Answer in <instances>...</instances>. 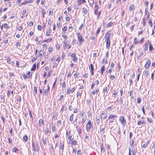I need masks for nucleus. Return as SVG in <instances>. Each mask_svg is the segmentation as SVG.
I'll return each mask as SVG.
<instances>
[{"label":"nucleus","mask_w":155,"mask_h":155,"mask_svg":"<svg viewBox=\"0 0 155 155\" xmlns=\"http://www.w3.org/2000/svg\"><path fill=\"white\" fill-rule=\"evenodd\" d=\"M32 147L33 150H34L35 152H38L39 151V148L38 147V141H35V142L32 141Z\"/></svg>","instance_id":"nucleus-2"},{"label":"nucleus","mask_w":155,"mask_h":155,"mask_svg":"<svg viewBox=\"0 0 155 155\" xmlns=\"http://www.w3.org/2000/svg\"><path fill=\"white\" fill-rule=\"evenodd\" d=\"M147 121L150 123H151L153 121V120L151 118L147 117Z\"/></svg>","instance_id":"nucleus-40"},{"label":"nucleus","mask_w":155,"mask_h":155,"mask_svg":"<svg viewBox=\"0 0 155 155\" xmlns=\"http://www.w3.org/2000/svg\"><path fill=\"white\" fill-rule=\"evenodd\" d=\"M71 90L70 88H68L67 90V92L66 93L67 94H69L70 93Z\"/></svg>","instance_id":"nucleus-54"},{"label":"nucleus","mask_w":155,"mask_h":155,"mask_svg":"<svg viewBox=\"0 0 155 155\" xmlns=\"http://www.w3.org/2000/svg\"><path fill=\"white\" fill-rule=\"evenodd\" d=\"M148 74V70L145 71L143 72V75L144 77H147Z\"/></svg>","instance_id":"nucleus-20"},{"label":"nucleus","mask_w":155,"mask_h":155,"mask_svg":"<svg viewBox=\"0 0 155 155\" xmlns=\"http://www.w3.org/2000/svg\"><path fill=\"white\" fill-rule=\"evenodd\" d=\"M82 123L83 124L85 122L86 119H87V117H86V115L85 113V116L84 117H82Z\"/></svg>","instance_id":"nucleus-13"},{"label":"nucleus","mask_w":155,"mask_h":155,"mask_svg":"<svg viewBox=\"0 0 155 155\" xmlns=\"http://www.w3.org/2000/svg\"><path fill=\"white\" fill-rule=\"evenodd\" d=\"M39 126L40 127H41L44 124V121L42 119H40L39 121Z\"/></svg>","instance_id":"nucleus-14"},{"label":"nucleus","mask_w":155,"mask_h":155,"mask_svg":"<svg viewBox=\"0 0 155 155\" xmlns=\"http://www.w3.org/2000/svg\"><path fill=\"white\" fill-rule=\"evenodd\" d=\"M60 149L62 150L63 152L64 150V144H62L61 143Z\"/></svg>","instance_id":"nucleus-46"},{"label":"nucleus","mask_w":155,"mask_h":155,"mask_svg":"<svg viewBox=\"0 0 155 155\" xmlns=\"http://www.w3.org/2000/svg\"><path fill=\"white\" fill-rule=\"evenodd\" d=\"M71 57L72 58V60L73 61H74V62H77V57L75 56V54H72L71 55Z\"/></svg>","instance_id":"nucleus-7"},{"label":"nucleus","mask_w":155,"mask_h":155,"mask_svg":"<svg viewBox=\"0 0 155 155\" xmlns=\"http://www.w3.org/2000/svg\"><path fill=\"white\" fill-rule=\"evenodd\" d=\"M80 115L82 117H84L85 116V114H84V113L83 111L82 112H81L80 114Z\"/></svg>","instance_id":"nucleus-44"},{"label":"nucleus","mask_w":155,"mask_h":155,"mask_svg":"<svg viewBox=\"0 0 155 155\" xmlns=\"http://www.w3.org/2000/svg\"><path fill=\"white\" fill-rule=\"evenodd\" d=\"M79 74L78 72L75 73L74 75V78H76L77 77L79 76Z\"/></svg>","instance_id":"nucleus-43"},{"label":"nucleus","mask_w":155,"mask_h":155,"mask_svg":"<svg viewBox=\"0 0 155 155\" xmlns=\"http://www.w3.org/2000/svg\"><path fill=\"white\" fill-rule=\"evenodd\" d=\"M101 153H104L105 151L104 148L103 147V144L101 143Z\"/></svg>","instance_id":"nucleus-12"},{"label":"nucleus","mask_w":155,"mask_h":155,"mask_svg":"<svg viewBox=\"0 0 155 155\" xmlns=\"http://www.w3.org/2000/svg\"><path fill=\"white\" fill-rule=\"evenodd\" d=\"M29 114L30 116L31 117V118L33 120V117H32V115L31 112L30 110H29Z\"/></svg>","instance_id":"nucleus-53"},{"label":"nucleus","mask_w":155,"mask_h":155,"mask_svg":"<svg viewBox=\"0 0 155 155\" xmlns=\"http://www.w3.org/2000/svg\"><path fill=\"white\" fill-rule=\"evenodd\" d=\"M63 97H64V96L63 95H61L60 96L59 101H62V99L63 98Z\"/></svg>","instance_id":"nucleus-50"},{"label":"nucleus","mask_w":155,"mask_h":155,"mask_svg":"<svg viewBox=\"0 0 155 155\" xmlns=\"http://www.w3.org/2000/svg\"><path fill=\"white\" fill-rule=\"evenodd\" d=\"M103 92L104 93V94H105V93H106V94H107L108 90L107 87H105L104 88L103 90Z\"/></svg>","instance_id":"nucleus-23"},{"label":"nucleus","mask_w":155,"mask_h":155,"mask_svg":"<svg viewBox=\"0 0 155 155\" xmlns=\"http://www.w3.org/2000/svg\"><path fill=\"white\" fill-rule=\"evenodd\" d=\"M119 120L122 125L125 126L126 124V121L123 116H120V117Z\"/></svg>","instance_id":"nucleus-3"},{"label":"nucleus","mask_w":155,"mask_h":155,"mask_svg":"<svg viewBox=\"0 0 155 155\" xmlns=\"http://www.w3.org/2000/svg\"><path fill=\"white\" fill-rule=\"evenodd\" d=\"M134 7V5H131L129 8V10L130 11H132L133 10Z\"/></svg>","instance_id":"nucleus-31"},{"label":"nucleus","mask_w":155,"mask_h":155,"mask_svg":"<svg viewBox=\"0 0 155 155\" xmlns=\"http://www.w3.org/2000/svg\"><path fill=\"white\" fill-rule=\"evenodd\" d=\"M73 116H74L73 114H72L70 116V120L71 121H73Z\"/></svg>","instance_id":"nucleus-45"},{"label":"nucleus","mask_w":155,"mask_h":155,"mask_svg":"<svg viewBox=\"0 0 155 155\" xmlns=\"http://www.w3.org/2000/svg\"><path fill=\"white\" fill-rule=\"evenodd\" d=\"M78 2L79 4H81L84 2L85 0H78Z\"/></svg>","instance_id":"nucleus-38"},{"label":"nucleus","mask_w":155,"mask_h":155,"mask_svg":"<svg viewBox=\"0 0 155 155\" xmlns=\"http://www.w3.org/2000/svg\"><path fill=\"white\" fill-rule=\"evenodd\" d=\"M61 120H59L58 122V123H57V126H59L58 125H60L61 124Z\"/></svg>","instance_id":"nucleus-56"},{"label":"nucleus","mask_w":155,"mask_h":155,"mask_svg":"<svg viewBox=\"0 0 155 155\" xmlns=\"http://www.w3.org/2000/svg\"><path fill=\"white\" fill-rule=\"evenodd\" d=\"M104 68H105V66L104 65H103L101 68V71L104 72V71L105 70Z\"/></svg>","instance_id":"nucleus-52"},{"label":"nucleus","mask_w":155,"mask_h":155,"mask_svg":"<svg viewBox=\"0 0 155 155\" xmlns=\"http://www.w3.org/2000/svg\"><path fill=\"white\" fill-rule=\"evenodd\" d=\"M91 128H93L92 124L90 120L88 121V130L90 129Z\"/></svg>","instance_id":"nucleus-8"},{"label":"nucleus","mask_w":155,"mask_h":155,"mask_svg":"<svg viewBox=\"0 0 155 155\" xmlns=\"http://www.w3.org/2000/svg\"><path fill=\"white\" fill-rule=\"evenodd\" d=\"M42 140L44 145H46L47 143V138L46 137H43L42 138Z\"/></svg>","instance_id":"nucleus-21"},{"label":"nucleus","mask_w":155,"mask_h":155,"mask_svg":"<svg viewBox=\"0 0 155 155\" xmlns=\"http://www.w3.org/2000/svg\"><path fill=\"white\" fill-rule=\"evenodd\" d=\"M72 143L73 145H75L77 143V141L76 140L73 141L72 142Z\"/></svg>","instance_id":"nucleus-60"},{"label":"nucleus","mask_w":155,"mask_h":155,"mask_svg":"<svg viewBox=\"0 0 155 155\" xmlns=\"http://www.w3.org/2000/svg\"><path fill=\"white\" fill-rule=\"evenodd\" d=\"M67 29V27L64 26L62 28L63 31H64V32H65L66 31Z\"/></svg>","instance_id":"nucleus-48"},{"label":"nucleus","mask_w":155,"mask_h":155,"mask_svg":"<svg viewBox=\"0 0 155 155\" xmlns=\"http://www.w3.org/2000/svg\"><path fill=\"white\" fill-rule=\"evenodd\" d=\"M82 12L84 14H86L87 13V10L86 8H84L82 9Z\"/></svg>","instance_id":"nucleus-34"},{"label":"nucleus","mask_w":155,"mask_h":155,"mask_svg":"<svg viewBox=\"0 0 155 155\" xmlns=\"http://www.w3.org/2000/svg\"><path fill=\"white\" fill-rule=\"evenodd\" d=\"M51 128L52 132H54L56 130L55 126L54 125H53V124H52Z\"/></svg>","instance_id":"nucleus-25"},{"label":"nucleus","mask_w":155,"mask_h":155,"mask_svg":"<svg viewBox=\"0 0 155 155\" xmlns=\"http://www.w3.org/2000/svg\"><path fill=\"white\" fill-rule=\"evenodd\" d=\"M26 12V10H25V9H23V11H22V15H24L25 14Z\"/></svg>","instance_id":"nucleus-55"},{"label":"nucleus","mask_w":155,"mask_h":155,"mask_svg":"<svg viewBox=\"0 0 155 155\" xmlns=\"http://www.w3.org/2000/svg\"><path fill=\"white\" fill-rule=\"evenodd\" d=\"M94 13L96 15H99L101 13V12H98V10H97V9H95L94 11Z\"/></svg>","instance_id":"nucleus-28"},{"label":"nucleus","mask_w":155,"mask_h":155,"mask_svg":"<svg viewBox=\"0 0 155 155\" xmlns=\"http://www.w3.org/2000/svg\"><path fill=\"white\" fill-rule=\"evenodd\" d=\"M39 55L43 56L44 55V52L43 50H41L39 52Z\"/></svg>","instance_id":"nucleus-26"},{"label":"nucleus","mask_w":155,"mask_h":155,"mask_svg":"<svg viewBox=\"0 0 155 155\" xmlns=\"http://www.w3.org/2000/svg\"><path fill=\"white\" fill-rule=\"evenodd\" d=\"M48 89H45L44 91V93H43V94L45 96L47 95L48 94Z\"/></svg>","instance_id":"nucleus-15"},{"label":"nucleus","mask_w":155,"mask_h":155,"mask_svg":"<svg viewBox=\"0 0 155 155\" xmlns=\"http://www.w3.org/2000/svg\"><path fill=\"white\" fill-rule=\"evenodd\" d=\"M114 24V23L112 22H109L107 25V27H110V26H112V25Z\"/></svg>","instance_id":"nucleus-27"},{"label":"nucleus","mask_w":155,"mask_h":155,"mask_svg":"<svg viewBox=\"0 0 155 155\" xmlns=\"http://www.w3.org/2000/svg\"><path fill=\"white\" fill-rule=\"evenodd\" d=\"M148 43H146L144 45L145 46L144 50L145 51H147L148 49V43H149V40H148Z\"/></svg>","instance_id":"nucleus-11"},{"label":"nucleus","mask_w":155,"mask_h":155,"mask_svg":"<svg viewBox=\"0 0 155 155\" xmlns=\"http://www.w3.org/2000/svg\"><path fill=\"white\" fill-rule=\"evenodd\" d=\"M33 25V22L32 21H31L29 23V25L30 26H32Z\"/></svg>","instance_id":"nucleus-62"},{"label":"nucleus","mask_w":155,"mask_h":155,"mask_svg":"<svg viewBox=\"0 0 155 155\" xmlns=\"http://www.w3.org/2000/svg\"><path fill=\"white\" fill-rule=\"evenodd\" d=\"M104 130V128L102 127H101L100 128V132H103Z\"/></svg>","instance_id":"nucleus-47"},{"label":"nucleus","mask_w":155,"mask_h":155,"mask_svg":"<svg viewBox=\"0 0 155 155\" xmlns=\"http://www.w3.org/2000/svg\"><path fill=\"white\" fill-rule=\"evenodd\" d=\"M117 116L116 115H114L113 114H110L108 117V119H111L113 118H117Z\"/></svg>","instance_id":"nucleus-10"},{"label":"nucleus","mask_w":155,"mask_h":155,"mask_svg":"<svg viewBox=\"0 0 155 155\" xmlns=\"http://www.w3.org/2000/svg\"><path fill=\"white\" fill-rule=\"evenodd\" d=\"M151 62L150 60H148L144 65V67L146 69L148 68L150 66Z\"/></svg>","instance_id":"nucleus-5"},{"label":"nucleus","mask_w":155,"mask_h":155,"mask_svg":"<svg viewBox=\"0 0 155 155\" xmlns=\"http://www.w3.org/2000/svg\"><path fill=\"white\" fill-rule=\"evenodd\" d=\"M50 29H48L47 30L46 35L47 36H49L50 34Z\"/></svg>","instance_id":"nucleus-32"},{"label":"nucleus","mask_w":155,"mask_h":155,"mask_svg":"<svg viewBox=\"0 0 155 155\" xmlns=\"http://www.w3.org/2000/svg\"><path fill=\"white\" fill-rule=\"evenodd\" d=\"M81 150H79L77 152V155H80L81 154Z\"/></svg>","instance_id":"nucleus-64"},{"label":"nucleus","mask_w":155,"mask_h":155,"mask_svg":"<svg viewBox=\"0 0 155 155\" xmlns=\"http://www.w3.org/2000/svg\"><path fill=\"white\" fill-rule=\"evenodd\" d=\"M52 38H49V39H46L43 41V42H51L52 40Z\"/></svg>","instance_id":"nucleus-41"},{"label":"nucleus","mask_w":155,"mask_h":155,"mask_svg":"<svg viewBox=\"0 0 155 155\" xmlns=\"http://www.w3.org/2000/svg\"><path fill=\"white\" fill-rule=\"evenodd\" d=\"M69 43H65V44L64 45L63 48L64 49H65L67 48L68 46H69Z\"/></svg>","instance_id":"nucleus-33"},{"label":"nucleus","mask_w":155,"mask_h":155,"mask_svg":"<svg viewBox=\"0 0 155 155\" xmlns=\"http://www.w3.org/2000/svg\"><path fill=\"white\" fill-rule=\"evenodd\" d=\"M100 117H96V122L97 123L98 125H99L100 123Z\"/></svg>","instance_id":"nucleus-24"},{"label":"nucleus","mask_w":155,"mask_h":155,"mask_svg":"<svg viewBox=\"0 0 155 155\" xmlns=\"http://www.w3.org/2000/svg\"><path fill=\"white\" fill-rule=\"evenodd\" d=\"M89 69L90 70V71L91 74L92 75H93L94 73H93V71L94 70V68L93 67V65L92 64H91L89 66Z\"/></svg>","instance_id":"nucleus-6"},{"label":"nucleus","mask_w":155,"mask_h":155,"mask_svg":"<svg viewBox=\"0 0 155 155\" xmlns=\"http://www.w3.org/2000/svg\"><path fill=\"white\" fill-rule=\"evenodd\" d=\"M110 34L108 33V32L105 35V41H106V47L107 48L109 49L110 46Z\"/></svg>","instance_id":"nucleus-1"},{"label":"nucleus","mask_w":155,"mask_h":155,"mask_svg":"<svg viewBox=\"0 0 155 155\" xmlns=\"http://www.w3.org/2000/svg\"><path fill=\"white\" fill-rule=\"evenodd\" d=\"M134 144V140L133 139L131 140V142L130 143V145L131 146L133 145Z\"/></svg>","instance_id":"nucleus-59"},{"label":"nucleus","mask_w":155,"mask_h":155,"mask_svg":"<svg viewBox=\"0 0 155 155\" xmlns=\"http://www.w3.org/2000/svg\"><path fill=\"white\" fill-rule=\"evenodd\" d=\"M137 103L139 104H140L141 101V98L140 97H138V98L137 99Z\"/></svg>","instance_id":"nucleus-30"},{"label":"nucleus","mask_w":155,"mask_h":155,"mask_svg":"<svg viewBox=\"0 0 155 155\" xmlns=\"http://www.w3.org/2000/svg\"><path fill=\"white\" fill-rule=\"evenodd\" d=\"M23 139L25 141H27L28 140V137L27 135L25 134L24 136Z\"/></svg>","instance_id":"nucleus-29"},{"label":"nucleus","mask_w":155,"mask_h":155,"mask_svg":"<svg viewBox=\"0 0 155 155\" xmlns=\"http://www.w3.org/2000/svg\"><path fill=\"white\" fill-rule=\"evenodd\" d=\"M37 92V87H34L33 92L34 94H36Z\"/></svg>","instance_id":"nucleus-18"},{"label":"nucleus","mask_w":155,"mask_h":155,"mask_svg":"<svg viewBox=\"0 0 155 155\" xmlns=\"http://www.w3.org/2000/svg\"><path fill=\"white\" fill-rule=\"evenodd\" d=\"M120 101L119 103V104L121 106L123 104V99L121 98H120Z\"/></svg>","instance_id":"nucleus-36"},{"label":"nucleus","mask_w":155,"mask_h":155,"mask_svg":"<svg viewBox=\"0 0 155 155\" xmlns=\"http://www.w3.org/2000/svg\"><path fill=\"white\" fill-rule=\"evenodd\" d=\"M52 23L51 21V19H49L48 21V25L50 27Z\"/></svg>","instance_id":"nucleus-42"},{"label":"nucleus","mask_w":155,"mask_h":155,"mask_svg":"<svg viewBox=\"0 0 155 155\" xmlns=\"http://www.w3.org/2000/svg\"><path fill=\"white\" fill-rule=\"evenodd\" d=\"M52 73L51 71H49L48 74L47 76L48 77H49L50 76L51 74Z\"/></svg>","instance_id":"nucleus-61"},{"label":"nucleus","mask_w":155,"mask_h":155,"mask_svg":"<svg viewBox=\"0 0 155 155\" xmlns=\"http://www.w3.org/2000/svg\"><path fill=\"white\" fill-rule=\"evenodd\" d=\"M3 26L5 28H9L8 26V25L7 24L5 23L4 25Z\"/></svg>","instance_id":"nucleus-57"},{"label":"nucleus","mask_w":155,"mask_h":155,"mask_svg":"<svg viewBox=\"0 0 155 155\" xmlns=\"http://www.w3.org/2000/svg\"><path fill=\"white\" fill-rule=\"evenodd\" d=\"M31 72L30 71H28L27 73L26 74V77L27 78H30V74Z\"/></svg>","instance_id":"nucleus-37"},{"label":"nucleus","mask_w":155,"mask_h":155,"mask_svg":"<svg viewBox=\"0 0 155 155\" xmlns=\"http://www.w3.org/2000/svg\"><path fill=\"white\" fill-rule=\"evenodd\" d=\"M18 29L19 31H21L22 30V27L21 26H19L18 28Z\"/></svg>","instance_id":"nucleus-63"},{"label":"nucleus","mask_w":155,"mask_h":155,"mask_svg":"<svg viewBox=\"0 0 155 155\" xmlns=\"http://www.w3.org/2000/svg\"><path fill=\"white\" fill-rule=\"evenodd\" d=\"M153 49V47L152 46L151 44V43H150L149 46V51L151 52H152V51Z\"/></svg>","instance_id":"nucleus-16"},{"label":"nucleus","mask_w":155,"mask_h":155,"mask_svg":"<svg viewBox=\"0 0 155 155\" xmlns=\"http://www.w3.org/2000/svg\"><path fill=\"white\" fill-rule=\"evenodd\" d=\"M148 24L150 25V26L151 27H152V23L151 20L150 19L149 21L148 22Z\"/></svg>","instance_id":"nucleus-51"},{"label":"nucleus","mask_w":155,"mask_h":155,"mask_svg":"<svg viewBox=\"0 0 155 155\" xmlns=\"http://www.w3.org/2000/svg\"><path fill=\"white\" fill-rule=\"evenodd\" d=\"M137 37H135L134 39V42L135 44H137L139 42L138 41H137Z\"/></svg>","instance_id":"nucleus-35"},{"label":"nucleus","mask_w":155,"mask_h":155,"mask_svg":"<svg viewBox=\"0 0 155 155\" xmlns=\"http://www.w3.org/2000/svg\"><path fill=\"white\" fill-rule=\"evenodd\" d=\"M99 89H97L95 91H92L91 92V95L92 94L94 95L95 94H97L98 92L99 91Z\"/></svg>","instance_id":"nucleus-19"},{"label":"nucleus","mask_w":155,"mask_h":155,"mask_svg":"<svg viewBox=\"0 0 155 155\" xmlns=\"http://www.w3.org/2000/svg\"><path fill=\"white\" fill-rule=\"evenodd\" d=\"M49 132V128L46 127L45 129V133L46 135H48Z\"/></svg>","instance_id":"nucleus-17"},{"label":"nucleus","mask_w":155,"mask_h":155,"mask_svg":"<svg viewBox=\"0 0 155 155\" xmlns=\"http://www.w3.org/2000/svg\"><path fill=\"white\" fill-rule=\"evenodd\" d=\"M36 64L35 63L33 65L32 67L31 68V71H35L36 69Z\"/></svg>","instance_id":"nucleus-22"},{"label":"nucleus","mask_w":155,"mask_h":155,"mask_svg":"<svg viewBox=\"0 0 155 155\" xmlns=\"http://www.w3.org/2000/svg\"><path fill=\"white\" fill-rule=\"evenodd\" d=\"M105 111L103 110L102 111V113L101 114V120H102V119L103 118V119H106L107 117V115L106 114H105Z\"/></svg>","instance_id":"nucleus-4"},{"label":"nucleus","mask_w":155,"mask_h":155,"mask_svg":"<svg viewBox=\"0 0 155 155\" xmlns=\"http://www.w3.org/2000/svg\"><path fill=\"white\" fill-rule=\"evenodd\" d=\"M147 144H143L142 145V147L143 148H145L147 147Z\"/></svg>","instance_id":"nucleus-58"},{"label":"nucleus","mask_w":155,"mask_h":155,"mask_svg":"<svg viewBox=\"0 0 155 155\" xmlns=\"http://www.w3.org/2000/svg\"><path fill=\"white\" fill-rule=\"evenodd\" d=\"M77 35L78 41L80 43H81V41H82V39L81 35L80 33H78L77 34Z\"/></svg>","instance_id":"nucleus-9"},{"label":"nucleus","mask_w":155,"mask_h":155,"mask_svg":"<svg viewBox=\"0 0 155 155\" xmlns=\"http://www.w3.org/2000/svg\"><path fill=\"white\" fill-rule=\"evenodd\" d=\"M17 102H20L21 101V97L20 96H19L17 98Z\"/></svg>","instance_id":"nucleus-49"},{"label":"nucleus","mask_w":155,"mask_h":155,"mask_svg":"<svg viewBox=\"0 0 155 155\" xmlns=\"http://www.w3.org/2000/svg\"><path fill=\"white\" fill-rule=\"evenodd\" d=\"M13 151L15 152H17L19 151V150L16 147H15L13 149Z\"/></svg>","instance_id":"nucleus-39"}]
</instances>
